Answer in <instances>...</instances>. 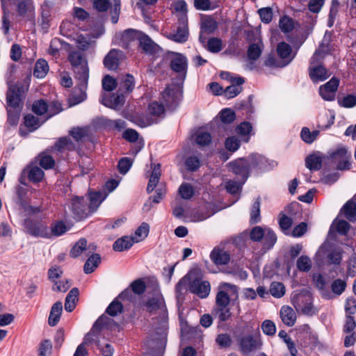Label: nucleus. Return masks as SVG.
Returning a JSON list of instances; mask_svg holds the SVG:
<instances>
[{
    "label": "nucleus",
    "mask_w": 356,
    "mask_h": 356,
    "mask_svg": "<svg viewBox=\"0 0 356 356\" xmlns=\"http://www.w3.org/2000/svg\"><path fill=\"white\" fill-rule=\"evenodd\" d=\"M106 196L100 191L90 192L86 197L75 196L71 199L68 208L74 218L81 220L95 211Z\"/></svg>",
    "instance_id": "1"
},
{
    "label": "nucleus",
    "mask_w": 356,
    "mask_h": 356,
    "mask_svg": "<svg viewBox=\"0 0 356 356\" xmlns=\"http://www.w3.org/2000/svg\"><path fill=\"white\" fill-rule=\"evenodd\" d=\"M68 60L72 66L75 78L79 81V85L81 87L86 86L89 77V69L86 58L81 52L72 51L68 55Z\"/></svg>",
    "instance_id": "2"
},
{
    "label": "nucleus",
    "mask_w": 356,
    "mask_h": 356,
    "mask_svg": "<svg viewBox=\"0 0 356 356\" xmlns=\"http://www.w3.org/2000/svg\"><path fill=\"white\" fill-rule=\"evenodd\" d=\"M230 298L228 293L224 290H219L216 296V306L213 309V313L221 321H225L232 316L229 304Z\"/></svg>",
    "instance_id": "3"
},
{
    "label": "nucleus",
    "mask_w": 356,
    "mask_h": 356,
    "mask_svg": "<svg viewBox=\"0 0 356 356\" xmlns=\"http://www.w3.org/2000/svg\"><path fill=\"white\" fill-rule=\"evenodd\" d=\"M191 271H197L193 275L190 282V291L197 295L201 298H207L210 293V284L207 281L202 280V272L200 269L195 268Z\"/></svg>",
    "instance_id": "4"
},
{
    "label": "nucleus",
    "mask_w": 356,
    "mask_h": 356,
    "mask_svg": "<svg viewBox=\"0 0 356 356\" xmlns=\"http://www.w3.org/2000/svg\"><path fill=\"white\" fill-rule=\"evenodd\" d=\"M169 58L170 69L179 74L181 79L184 80L186 78L188 70L187 58L181 54L170 52L169 53Z\"/></svg>",
    "instance_id": "5"
},
{
    "label": "nucleus",
    "mask_w": 356,
    "mask_h": 356,
    "mask_svg": "<svg viewBox=\"0 0 356 356\" xmlns=\"http://www.w3.org/2000/svg\"><path fill=\"white\" fill-rule=\"evenodd\" d=\"M53 13V3L49 1H45L40 6L38 19V22L42 29L47 31L50 27L54 19Z\"/></svg>",
    "instance_id": "6"
},
{
    "label": "nucleus",
    "mask_w": 356,
    "mask_h": 356,
    "mask_svg": "<svg viewBox=\"0 0 356 356\" xmlns=\"http://www.w3.org/2000/svg\"><path fill=\"white\" fill-rule=\"evenodd\" d=\"M16 193L18 197L17 204L19 206V214L22 217H26L33 213L39 212L40 209L38 207H33L26 202L24 197L26 194V189L22 186H17Z\"/></svg>",
    "instance_id": "7"
},
{
    "label": "nucleus",
    "mask_w": 356,
    "mask_h": 356,
    "mask_svg": "<svg viewBox=\"0 0 356 356\" xmlns=\"http://www.w3.org/2000/svg\"><path fill=\"white\" fill-rule=\"evenodd\" d=\"M232 171L236 175L240 176L243 182H245L249 177L250 172V163L245 159H238L229 163Z\"/></svg>",
    "instance_id": "8"
},
{
    "label": "nucleus",
    "mask_w": 356,
    "mask_h": 356,
    "mask_svg": "<svg viewBox=\"0 0 356 356\" xmlns=\"http://www.w3.org/2000/svg\"><path fill=\"white\" fill-rule=\"evenodd\" d=\"M293 304L296 310L301 311L305 315L314 314L311 297L309 296L298 294L296 299L293 300Z\"/></svg>",
    "instance_id": "9"
},
{
    "label": "nucleus",
    "mask_w": 356,
    "mask_h": 356,
    "mask_svg": "<svg viewBox=\"0 0 356 356\" xmlns=\"http://www.w3.org/2000/svg\"><path fill=\"white\" fill-rule=\"evenodd\" d=\"M123 58L124 54L122 51L113 49L105 56L104 65L109 70H115Z\"/></svg>",
    "instance_id": "10"
},
{
    "label": "nucleus",
    "mask_w": 356,
    "mask_h": 356,
    "mask_svg": "<svg viewBox=\"0 0 356 356\" xmlns=\"http://www.w3.org/2000/svg\"><path fill=\"white\" fill-rule=\"evenodd\" d=\"M339 86V80L332 78L325 85L319 88V93L321 97L326 101H332L334 99L335 93Z\"/></svg>",
    "instance_id": "11"
},
{
    "label": "nucleus",
    "mask_w": 356,
    "mask_h": 356,
    "mask_svg": "<svg viewBox=\"0 0 356 356\" xmlns=\"http://www.w3.org/2000/svg\"><path fill=\"white\" fill-rule=\"evenodd\" d=\"M179 26L176 32L170 33L169 38L177 42H184L187 40L188 36V21L183 17L181 21H178Z\"/></svg>",
    "instance_id": "12"
},
{
    "label": "nucleus",
    "mask_w": 356,
    "mask_h": 356,
    "mask_svg": "<svg viewBox=\"0 0 356 356\" xmlns=\"http://www.w3.org/2000/svg\"><path fill=\"white\" fill-rule=\"evenodd\" d=\"M27 232L34 236L49 238V227L42 223L25 221Z\"/></svg>",
    "instance_id": "13"
},
{
    "label": "nucleus",
    "mask_w": 356,
    "mask_h": 356,
    "mask_svg": "<svg viewBox=\"0 0 356 356\" xmlns=\"http://www.w3.org/2000/svg\"><path fill=\"white\" fill-rule=\"evenodd\" d=\"M332 159L336 161H339L337 165V168L339 170H348L350 169L351 165L349 162L350 155L348 154L347 149L344 147L339 148L337 150L334 152L331 155Z\"/></svg>",
    "instance_id": "14"
},
{
    "label": "nucleus",
    "mask_w": 356,
    "mask_h": 356,
    "mask_svg": "<svg viewBox=\"0 0 356 356\" xmlns=\"http://www.w3.org/2000/svg\"><path fill=\"white\" fill-rule=\"evenodd\" d=\"M20 96L19 87L17 85L10 86L6 96L8 107H11V108H22Z\"/></svg>",
    "instance_id": "15"
},
{
    "label": "nucleus",
    "mask_w": 356,
    "mask_h": 356,
    "mask_svg": "<svg viewBox=\"0 0 356 356\" xmlns=\"http://www.w3.org/2000/svg\"><path fill=\"white\" fill-rule=\"evenodd\" d=\"M211 261L217 266L225 265L230 260V255L225 249L215 247L210 254Z\"/></svg>",
    "instance_id": "16"
},
{
    "label": "nucleus",
    "mask_w": 356,
    "mask_h": 356,
    "mask_svg": "<svg viewBox=\"0 0 356 356\" xmlns=\"http://www.w3.org/2000/svg\"><path fill=\"white\" fill-rule=\"evenodd\" d=\"M118 327V324L114 321L106 316V314L102 315L95 323L92 330V333H96L101 331L102 329L112 330Z\"/></svg>",
    "instance_id": "17"
},
{
    "label": "nucleus",
    "mask_w": 356,
    "mask_h": 356,
    "mask_svg": "<svg viewBox=\"0 0 356 356\" xmlns=\"http://www.w3.org/2000/svg\"><path fill=\"white\" fill-rule=\"evenodd\" d=\"M87 250H90L89 252H92L96 250V245L90 244L87 248V241L85 238H81L72 248L70 255L73 258H76Z\"/></svg>",
    "instance_id": "18"
},
{
    "label": "nucleus",
    "mask_w": 356,
    "mask_h": 356,
    "mask_svg": "<svg viewBox=\"0 0 356 356\" xmlns=\"http://www.w3.org/2000/svg\"><path fill=\"white\" fill-rule=\"evenodd\" d=\"M179 90L177 87H167L162 93V99L167 106L172 107L178 102Z\"/></svg>",
    "instance_id": "19"
},
{
    "label": "nucleus",
    "mask_w": 356,
    "mask_h": 356,
    "mask_svg": "<svg viewBox=\"0 0 356 356\" xmlns=\"http://www.w3.org/2000/svg\"><path fill=\"white\" fill-rule=\"evenodd\" d=\"M282 322L289 327H292L296 321V314L289 306L284 305L282 307L280 312Z\"/></svg>",
    "instance_id": "20"
},
{
    "label": "nucleus",
    "mask_w": 356,
    "mask_h": 356,
    "mask_svg": "<svg viewBox=\"0 0 356 356\" xmlns=\"http://www.w3.org/2000/svg\"><path fill=\"white\" fill-rule=\"evenodd\" d=\"M124 102V97L122 94H114L108 97L104 96L102 103L107 107L118 109L121 107Z\"/></svg>",
    "instance_id": "21"
},
{
    "label": "nucleus",
    "mask_w": 356,
    "mask_h": 356,
    "mask_svg": "<svg viewBox=\"0 0 356 356\" xmlns=\"http://www.w3.org/2000/svg\"><path fill=\"white\" fill-rule=\"evenodd\" d=\"M161 175V165L159 163L154 165L151 175L149 176V182L147 186V192L152 193L156 188Z\"/></svg>",
    "instance_id": "22"
},
{
    "label": "nucleus",
    "mask_w": 356,
    "mask_h": 356,
    "mask_svg": "<svg viewBox=\"0 0 356 356\" xmlns=\"http://www.w3.org/2000/svg\"><path fill=\"white\" fill-rule=\"evenodd\" d=\"M138 41L140 47L147 54H152L155 53L159 48L158 45L155 44L149 37L143 33Z\"/></svg>",
    "instance_id": "23"
},
{
    "label": "nucleus",
    "mask_w": 356,
    "mask_h": 356,
    "mask_svg": "<svg viewBox=\"0 0 356 356\" xmlns=\"http://www.w3.org/2000/svg\"><path fill=\"white\" fill-rule=\"evenodd\" d=\"M259 342L252 336H247L241 338L240 341V350L243 354L248 353L259 346Z\"/></svg>",
    "instance_id": "24"
},
{
    "label": "nucleus",
    "mask_w": 356,
    "mask_h": 356,
    "mask_svg": "<svg viewBox=\"0 0 356 356\" xmlns=\"http://www.w3.org/2000/svg\"><path fill=\"white\" fill-rule=\"evenodd\" d=\"M63 312V304L58 301L55 302L51 308L50 314L48 318V323L50 326H55L60 321V318Z\"/></svg>",
    "instance_id": "25"
},
{
    "label": "nucleus",
    "mask_w": 356,
    "mask_h": 356,
    "mask_svg": "<svg viewBox=\"0 0 356 356\" xmlns=\"http://www.w3.org/2000/svg\"><path fill=\"white\" fill-rule=\"evenodd\" d=\"M245 159L248 161V163H250V172H259L264 169L266 163V159L259 154H252Z\"/></svg>",
    "instance_id": "26"
},
{
    "label": "nucleus",
    "mask_w": 356,
    "mask_h": 356,
    "mask_svg": "<svg viewBox=\"0 0 356 356\" xmlns=\"http://www.w3.org/2000/svg\"><path fill=\"white\" fill-rule=\"evenodd\" d=\"M197 271H190L186 275L182 277L179 282L176 285V293L177 296V298H181V296H182L186 291L187 286L190 287V282H191V278L193 275L196 273Z\"/></svg>",
    "instance_id": "27"
},
{
    "label": "nucleus",
    "mask_w": 356,
    "mask_h": 356,
    "mask_svg": "<svg viewBox=\"0 0 356 356\" xmlns=\"http://www.w3.org/2000/svg\"><path fill=\"white\" fill-rule=\"evenodd\" d=\"M264 44L261 41H259L257 43L251 44L247 51L248 58L250 61V64H252L254 61L257 60L263 51Z\"/></svg>",
    "instance_id": "28"
},
{
    "label": "nucleus",
    "mask_w": 356,
    "mask_h": 356,
    "mask_svg": "<svg viewBox=\"0 0 356 356\" xmlns=\"http://www.w3.org/2000/svg\"><path fill=\"white\" fill-rule=\"evenodd\" d=\"M322 163L323 159L319 153L310 154L305 159V166L311 171L320 170Z\"/></svg>",
    "instance_id": "29"
},
{
    "label": "nucleus",
    "mask_w": 356,
    "mask_h": 356,
    "mask_svg": "<svg viewBox=\"0 0 356 356\" xmlns=\"http://www.w3.org/2000/svg\"><path fill=\"white\" fill-rule=\"evenodd\" d=\"M309 76L313 81H321L330 76L327 70L321 65L310 67Z\"/></svg>",
    "instance_id": "30"
},
{
    "label": "nucleus",
    "mask_w": 356,
    "mask_h": 356,
    "mask_svg": "<svg viewBox=\"0 0 356 356\" xmlns=\"http://www.w3.org/2000/svg\"><path fill=\"white\" fill-rule=\"evenodd\" d=\"M28 177L30 181L34 183L40 182L44 176V172L38 166L34 165H30L27 168Z\"/></svg>",
    "instance_id": "31"
},
{
    "label": "nucleus",
    "mask_w": 356,
    "mask_h": 356,
    "mask_svg": "<svg viewBox=\"0 0 356 356\" xmlns=\"http://www.w3.org/2000/svg\"><path fill=\"white\" fill-rule=\"evenodd\" d=\"M134 243V240L131 236H125L115 241L113 248L115 251L121 252L129 249Z\"/></svg>",
    "instance_id": "32"
},
{
    "label": "nucleus",
    "mask_w": 356,
    "mask_h": 356,
    "mask_svg": "<svg viewBox=\"0 0 356 356\" xmlns=\"http://www.w3.org/2000/svg\"><path fill=\"white\" fill-rule=\"evenodd\" d=\"M101 262V257L99 254H92L86 261L83 270L86 274L92 273Z\"/></svg>",
    "instance_id": "33"
},
{
    "label": "nucleus",
    "mask_w": 356,
    "mask_h": 356,
    "mask_svg": "<svg viewBox=\"0 0 356 356\" xmlns=\"http://www.w3.org/2000/svg\"><path fill=\"white\" fill-rule=\"evenodd\" d=\"M135 80L131 74L122 75L120 78L119 87L120 90L131 92L134 88Z\"/></svg>",
    "instance_id": "34"
},
{
    "label": "nucleus",
    "mask_w": 356,
    "mask_h": 356,
    "mask_svg": "<svg viewBox=\"0 0 356 356\" xmlns=\"http://www.w3.org/2000/svg\"><path fill=\"white\" fill-rule=\"evenodd\" d=\"M79 290L73 288L67 294L65 301V309L67 312H71L75 308L76 301L78 300Z\"/></svg>",
    "instance_id": "35"
},
{
    "label": "nucleus",
    "mask_w": 356,
    "mask_h": 356,
    "mask_svg": "<svg viewBox=\"0 0 356 356\" xmlns=\"http://www.w3.org/2000/svg\"><path fill=\"white\" fill-rule=\"evenodd\" d=\"M38 163L44 170L52 169L55 165V160L47 152L40 153L38 157Z\"/></svg>",
    "instance_id": "36"
},
{
    "label": "nucleus",
    "mask_w": 356,
    "mask_h": 356,
    "mask_svg": "<svg viewBox=\"0 0 356 356\" xmlns=\"http://www.w3.org/2000/svg\"><path fill=\"white\" fill-rule=\"evenodd\" d=\"M49 67L47 62L44 59L37 60L34 67V76L39 79L44 78L49 72Z\"/></svg>",
    "instance_id": "37"
},
{
    "label": "nucleus",
    "mask_w": 356,
    "mask_h": 356,
    "mask_svg": "<svg viewBox=\"0 0 356 356\" xmlns=\"http://www.w3.org/2000/svg\"><path fill=\"white\" fill-rule=\"evenodd\" d=\"M77 47L82 50L86 51L90 48H93L95 45V40H92L89 36L83 35H78L76 38Z\"/></svg>",
    "instance_id": "38"
},
{
    "label": "nucleus",
    "mask_w": 356,
    "mask_h": 356,
    "mask_svg": "<svg viewBox=\"0 0 356 356\" xmlns=\"http://www.w3.org/2000/svg\"><path fill=\"white\" fill-rule=\"evenodd\" d=\"M52 148L58 152H63L64 150H72L75 148V146L70 138L63 137L55 143Z\"/></svg>",
    "instance_id": "39"
},
{
    "label": "nucleus",
    "mask_w": 356,
    "mask_h": 356,
    "mask_svg": "<svg viewBox=\"0 0 356 356\" xmlns=\"http://www.w3.org/2000/svg\"><path fill=\"white\" fill-rule=\"evenodd\" d=\"M149 226L146 222H143L136 230L134 236H131L135 243H138L144 240L148 235Z\"/></svg>",
    "instance_id": "40"
},
{
    "label": "nucleus",
    "mask_w": 356,
    "mask_h": 356,
    "mask_svg": "<svg viewBox=\"0 0 356 356\" xmlns=\"http://www.w3.org/2000/svg\"><path fill=\"white\" fill-rule=\"evenodd\" d=\"M343 212L345 217L350 221L356 220V203L348 201L343 207Z\"/></svg>",
    "instance_id": "41"
},
{
    "label": "nucleus",
    "mask_w": 356,
    "mask_h": 356,
    "mask_svg": "<svg viewBox=\"0 0 356 356\" xmlns=\"http://www.w3.org/2000/svg\"><path fill=\"white\" fill-rule=\"evenodd\" d=\"M350 229V225L348 222L343 220H335L332 223L329 234H331L333 229L337 231L339 234L345 235Z\"/></svg>",
    "instance_id": "42"
},
{
    "label": "nucleus",
    "mask_w": 356,
    "mask_h": 356,
    "mask_svg": "<svg viewBox=\"0 0 356 356\" xmlns=\"http://www.w3.org/2000/svg\"><path fill=\"white\" fill-rule=\"evenodd\" d=\"M67 232V227L64 222L59 221L51 225L49 228V238L59 236Z\"/></svg>",
    "instance_id": "43"
},
{
    "label": "nucleus",
    "mask_w": 356,
    "mask_h": 356,
    "mask_svg": "<svg viewBox=\"0 0 356 356\" xmlns=\"http://www.w3.org/2000/svg\"><path fill=\"white\" fill-rule=\"evenodd\" d=\"M174 8L176 12L177 17L178 21H181V18L184 17L186 20L188 21L187 17V5L186 3L183 0H179L174 4Z\"/></svg>",
    "instance_id": "44"
},
{
    "label": "nucleus",
    "mask_w": 356,
    "mask_h": 356,
    "mask_svg": "<svg viewBox=\"0 0 356 356\" xmlns=\"http://www.w3.org/2000/svg\"><path fill=\"white\" fill-rule=\"evenodd\" d=\"M142 32L137 31L133 29L125 31L122 35V40L125 43V47H127L128 44L135 40H138Z\"/></svg>",
    "instance_id": "45"
},
{
    "label": "nucleus",
    "mask_w": 356,
    "mask_h": 356,
    "mask_svg": "<svg viewBox=\"0 0 356 356\" xmlns=\"http://www.w3.org/2000/svg\"><path fill=\"white\" fill-rule=\"evenodd\" d=\"M277 54L282 59H287L289 60L290 58H293V56H291V47L289 44L286 42H280L278 44L277 47Z\"/></svg>",
    "instance_id": "46"
},
{
    "label": "nucleus",
    "mask_w": 356,
    "mask_h": 356,
    "mask_svg": "<svg viewBox=\"0 0 356 356\" xmlns=\"http://www.w3.org/2000/svg\"><path fill=\"white\" fill-rule=\"evenodd\" d=\"M195 141L201 147L208 145L211 141V136L208 132L200 130L196 133Z\"/></svg>",
    "instance_id": "47"
},
{
    "label": "nucleus",
    "mask_w": 356,
    "mask_h": 356,
    "mask_svg": "<svg viewBox=\"0 0 356 356\" xmlns=\"http://www.w3.org/2000/svg\"><path fill=\"white\" fill-rule=\"evenodd\" d=\"M165 188L164 186H159L156 190V195L149 197V201L145 204V207H151L152 203L158 204L164 197Z\"/></svg>",
    "instance_id": "48"
},
{
    "label": "nucleus",
    "mask_w": 356,
    "mask_h": 356,
    "mask_svg": "<svg viewBox=\"0 0 356 356\" xmlns=\"http://www.w3.org/2000/svg\"><path fill=\"white\" fill-rule=\"evenodd\" d=\"M179 193L183 199L188 200L193 196L194 189L190 184L184 183L179 186Z\"/></svg>",
    "instance_id": "49"
},
{
    "label": "nucleus",
    "mask_w": 356,
    "mask_h": 356,
    "mask_svg": "<svg viewBox=\"0 0 356 356\" xmlns=\"http://www.w3.org/2000/svg\"><path fill=\"white\" fill-rule=\"evenodd\" d=\"M270 293L275 298H281L285 293V288L281 282H273L270 286Z\"/></svg>",
    "instance_id": "50"
},
{
    "label": "nucleus",
    "mask_w": 356,
    "mask_h": 356,
    "mask_svg": "<svg viewBox=\"0 0 356 356\" xmlns=\"http://www.w3.org/2000/svg\"><path fill=\"white\" fill-rule=\"evenodd\" d=\"M21 111L22 108H11V107H8V121L10 124L16 125L17 124Z\"/></svg>",
    "instance_id": "51"
},
{
    "label": "nucleus",
    "mask_w": 356,
    "mask_h": 356,
    "mask_svg": "<svg viewBox=\"0 0 356 356\" xmlns=\"http://www.w3.org/2000/svg\"><path fill=\"white\" fill-rule=\"evenodd\" d=\"M263 238L264 239V245L268 249L272 248L277 241L275 234L273 230L267 227H266V232Z\"/></svg>",
    "instance_id": "52"
},
{
    "label": "nucleus",
    "mask_w": 356,
    "mask_h": 356,
    "mask_svg": "<svg viewBox=\"0 0 356 356\" xmlns=\"http://www.w3.org/2000/svg\"><path fill=\"white\" fill-rule=\"evenodd\" d=\"M258 13L262 22L268 24L273 19V9L270 7L261 8L258 10Z\"/></svg>",
    "instance_id": "53"
},
{
    "label": "nucleus",
    "mask_w": 356,
    "mask_h": 356,
    "mask_svg": "<svg viewBox=\"0 0 356 356\" xmlns=\"http://www.w3.org/2000/svg\"><path fill=\"white\" fill-rule=\"evenodd\" d=\"M217 27L218 24L216 21L211 17H207L202 22V29L207 33L213 32L217 29Z\"/></svg>",
    "instance_id": "54"
},
{
    "label": "nucleus",
    "mask_w": 356,
    "mask_h": 356,
    "mask_svg": "<svg viewBox=\"0 0 356 356\" xmlns=\"http://www.w3.org/2000/svg\"><path fill=\"white\" fill-rule=\"evenodd\" d=\"M32 110L35 113L41 115L49 112V106L44 100H38L33 103Z\"/></svg>",
    "instance_id": "55"
},
{
    "label": "nucleus",
    "mask_w": 356,
    "mask_h": 356,
    "mask_svg": "<svg viewBox=\"0 0 356 356\" xmlns=\"http://www.w3.org/2000/svg\"><path fill=\"white\" fill-rule=\"evenodd\" d=\"M301 138L302 139L306 142L307 143H312L313 141L316 140L318 135V131H314L313 132H310L309 129L307 127L302 128L301 131Z\"/></svg>",
    "instance_id": "56"
},
{
    "label": "nucleus",
    "mask_w": 356,
    "mask_h": 356,
    "mask_svg": "<svg viewBox=\"0 0 356 356\" xmlns=\"http://www.w3.org/2000/svg\"><path fill=\"white\" fill-rule=\"evenodd\" d=\"M163 305V300L159 298H152L145 304V307L147 312H152L159 309Z\"/></svg>",
    "instance_id": "57"
},
{
    "label": "nucleus",
    "mask_w": 356,
    "mask_h": 356,
    "mask_svg": "<svg viewBox=\"0 0 356 356\" xmlns=\"http://www.w3.org/2000/svg\"><path fill=\"white\" fill-rule=\"evenodd\" d=\"M185 165L190 171H195L200 166V159L196 156H188L185 161Z\"/></svg>",
    "instance_id": "58"
},
{
    "label": "nucleus",
    "mask_w": 356,
    "mask_h": 356,
    "mask_svg": "<svg viewBox=\"0 0 356 356\" xmlns=\"http://www.w3.org/2000/svg\"><path fill=\"white\" fill-rule=\"evenodd\" d=\"M122 305L120 302L114 300L107 307L106 313L111 316H115L122 313Z\"/></svg>",
    "instance_id": "59"
},
{
    "label": "nucleus",
    "mask_w": 356,
    "mask_h": 356,
    "mask_svg": "<svg viewBox=\"0 0 356 356\" xmlns=\"http://www.w3.org/2000/svg\"><path fill=\"white\" fill-rule=\"evenodd\" d=\"M24 124L28 128L32 130L38 129L41 124L38 118L31 114H29L24 117Z\"/></svg>",
    "instance_id": "60"
},
{
    "label": "nucleus",
    "mask_w": 356,
    "mask_h": 356,
    "mask_svg": "<svg viewBox=\"0 0 356 356\" xmlns=\"http://www.w3.org/2000/svg\"><path fill=\"white\" fill-rule=\"evenodd\" d=\"M263 332L268 336H273L276 332L275 324L270 320H265L261 324Z\"/></svg>",
    "instance_id": "61"
},
{
    "label": "nucleus",
    "mask_w": 356,
    "mask_h": 356,
    "mask_svg": "<svg viewBox=\"0 0 356 356\" xmlns=\"http://www.w3.org/2000/svg\"><path fill=\"white\" fill-rule=\"evenodd\" d=\"M297 267L300 270L309 271L312 267V261L308 257L301 256L297 260Z\"/></svg>",
    "instance_id": "62"
},
{
    "label": "nucleus",
    "mask_w": 356,
    "mask_h": 356,
    "mask_svg": "<svg viewBox=\"0 0 356 356\" xmlns=\"http://www.w3.org/2000/svg\"><path fill=\"white\" fill-rule=\"evenodd\" d=\"M280 28L284 32L288 33L293 29V21L287 16L282 17L280 20Z\"/></svg>",
    "instance_id": "63"
},
{
    "label": "nucleus",
    "mask_w": 356,
    "mask_h": 356,
    "mask_svg": "<svg viewBox=\"0 0 356 356\" xmlns=\"http://www.w3.org/2000/svg\"><path fill=\"white\" fill-rule=\"evenodd\" d=\"M149 113L154 116H161L164 113V107L162 104L154 102L149 105Z\"/></svg>",
    "instance_id": "64"
}]
</instances>
